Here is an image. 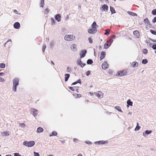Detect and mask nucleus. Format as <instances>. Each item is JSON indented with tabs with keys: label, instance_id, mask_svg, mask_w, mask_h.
Masks as SVG:
<instances>
[{
	"label": "nucleus",
	"instance_id": "obj_34",
	"mask_svg": "<svg viewBox=\"0 0 156 156\" xmlns=\"http://www.w3.org/2000/svg\"><path fill=\"white\" fill-rule=\"evenodd\" d=\"M144 22L145 23L148 24L149 23V21L148 19L147 18H145L144 20Z\"/></svg>",
	"mask_w": 156,
	"mask_h": 156
},
{
	"label": "nucleus",
	"instance_id": "obj_59",
	"mask_svg": "<svg viewBox=\"0 0 156 156\" xmlns=\"http://www.w3.org/2000/svg\"><path fill=\"white\" fill-rule=\"evenodd\" d=\"M71 70V69L70 67H67V71L68 72H69Z\"/></svg>",
	"mask_w": 156,
	"mask_h": 156
},
{
	"label": "nucleus",
	"instance_id": "obj_13",
	"mask_svg": "<svg viewBox=\"0 0 156 156\" xmlns=\"http://www.w3.org/2000/svg\"><path fill=\"white\" fill-rule=\"evenodd\" d=\"M106 55V53L105 51H102L101 52V55L100 56V60L101 61L102 59H104Z\"/></svg>",
	"mask_w": 156,
	"mask_h": 156
},
{
	"label": "nucleus",
	"instance_id": "obj_57",
	"mask_svg": "<svg viewBox=\"0 0 156 156\" xmlns=\"http://www.w3.org/2000/svg\"><path fill=\"white\" fill-rule=\"evenodd\" d=\"M116 36L115 35H112L111 36V39H112L114 38Z\"/></svg>",
	"mask_w": 156,
	"mask_h": 156
},
{
	"label": "nucleus",
	"instance_id": "obj_6",
	"mask_svg": "<svg viewBox=\"0 0 156 156\" xmlns=\"http://www.w3.org/2000/svg\"><path fill=\"white\" fill-rule=\"evenodd\" d=\"M77 63L78 65L82 67H83L86 65L85 63H82L81 59L79 58H78L77 60Z\"/></svg>",
	"mask_w": 156,
	"mask_h": 156
},
{
	"label": "nucleus",
	"instance_id": "obj_53",
	"mask_svg": "<svg viewBox=\"0 0 156 156\" xmlns=\"http://www.w3.org/2000/svg\"><path fill=\"white\" fill-rule=\"evenodd\" d=\"M69 88L70 90H72L73 91H74L75 90H74V88L73 87H69Z\"/></svg>",
	"mask_w": 156,
	"mask_h": 156
},
{
	"label": "nucleus",
	"instance_id": "obj_37",
	"mask_svg": "<svg viewBox=\"0 0 156 156\" xmlns=\"http://www.w3.org/2000/svg\"><path fill=\"white\" fill-rule=\"evenodd\" d=\"M54 44V42L53 41H51L50 42V48H52L53 47Z\"/></svg>",
	"mask_w": 156,
	"mask_h": 156
},
{
	"label": "nucleus",
	"instance_id": "obj_5",
	"mask_svg": "<svg viewBox=\"0 0 156 156\" xmlns=\"http://www.w3.org/2000/svg\"><path fill=\"white\" fill-rule=\"evenodd\" d=\"M87 53V51L86 50L84 49L81 50L80 54V58H82L84 57L85 56Z\"/></svg>",
	"mask_w": 156,
	"mask_h": 156
},
{
	"label": "nucleus",
	"instance_id": "obj_61",
	"mask_svg": "<svg viewBox=\"0 0 156 156\" xmlns=\"http://www.w3.org/2000/svg\"><path fill=\"white\" fill-rule=\"evenodd\" d=\"M4 73L3 72L0 73V76H2L3 75H4Z\"/></svg>",
	"mask_w": 156,
	"mask_h": 156
},
{
	"label": "nucleus",
	"instance_id": "obj_20",
	"mask_svg": "<svg viewBox=\"0 0 156 156\" xmlns=\"http://www.w3.org/2000/svg\"><path fill=\"white\" fill-rule=\"evenodd\" d=\"M110 45L109 44V43L108 41H107L104 45V47L105 49L108 48Z\"/></svg>",
	"mask_w": 156,
	"mask_h": 156
},
{
	"label": "nucleus",
	"instance_id": "obj_30",
	"mask_svg": "<svg viewBox=\"0 0 156 156\" xmlns=\"http://www.w3.org/2000/svg\"><path fill=\"white\" fill-rule=\"evenodd\" d=\"M148 62V61L146 59H143L142 60V63L144 64H145Z\"/></svg>",
	"mask_w": 156,
	"mask_h": 156
},
{
	"label": "nucleus",
	"instance_id": "obj_2",
	"mask_svg": "<svg viewBox=\"0 0 156 156\" xmlns=\"http://www.w3.org/2000/svg\"><path fill=\"white\" fill-rule=\"evenodd\" d=\"M13 81V87L12 90L13 91L16 92V91L17 86L19 85V79H14L12 80Z\"/></svg>",
	"mask_w": 156,
	"mask_h": 156
},
{
	"label": "nucleus",
	"instance_id": "obj_62",
	"mask_svg": "<svg viewBox=\"0 0 156 156\" xmlns=\"http://www.w3.org/2000/svg\"><path fill=\"white\" fill-rule=\"evenodd\" d=\"M81 96V95L80 94H77V98H80Z\"/></svg>",
	"mask_w": 156,
	"mask_h": 156
},
{
	"label": "nucleus",
	"instance_id": "obj_60",
	"mask_svg": "<svg viewBox=\"0 0 156 156\" xmlns=\"http://www.w3.org/2000/svg\"><path fill=\"white\" fill-rule=\"evenodd\" d=\"M5 81V80L4 79H0V82H4Z\"/></svg>",
	"mask_w": 156,
	"mask_h": 156
},
{
	"label": "nucleus",
	"instance_id": "obj_21",
	"mask_svg": "<svg viewBox=\"0 0 156 156\" xmlns=\"http://www.w3.org/2000/svg\"><path fill=\"white\" fill-rule=\"evenodd\" d=\"M138 65V63L136 62H134L131 64L133 68L137 67Z\"/></svg>",
	"mask_w": 156,
	"mask_h": 156
},
{
	"label": "nucleus",
	"instance_id": "obj_52",
	"mask_svg": "<svg viewBox=\"0 0 156 156\" xmlns=\"http://www.w3.org/2000/svg\"><path fill=\"white\" fill-rule=\"evenodd\" d=\"M85 142L88 144H92L91 142L89 141H86Z\"/></svg>",
	"mask_w": 156,
	"mask_h": 156
},
{
	"label": "nucleus",
	"instance_id": "obj_9",
	"mask_svg": "<svg viewBox=\"0 0 156 156\" xmlns=\"http://www.w3.org/2000/svg\"><path fill=\"white\" fill-rule=\"evenodd\" d=\"M61 15L59 14H57L55 16V20L58 22L61 21Z\"/></svg>",
	"mask_w": 156,
	"mask_h": 156
},
{
	"label": "nucleus",
	"instance_id": "obj_17",
	"mask_svg": "<svg viewBox=\"0 0 156 156\" xmlns=\"http://www.w3.org/2000/svg\"><path fill=\"white\" fill-rule=\"evenodd\" d=\"M133 34L135 36H136L137 38H138L140 36V34L138 31L135 30L134 31L133 33Z\"/></svg>",
	"mask_w": 156,
	"mask_h": 156
},
{
	"label": "nucleus",
	"instance_id": "obj_11",
	"mask_svg": "<svg viewBox=\"0 0 156 156\" xmlns=\"http://www.w3.org/2000/svg\"><path fill=\"white\" fill-rule=\"evenodd\" d=\"M108 142L107 141L101 140L96 141L94 142L95 144H108Z\"/></svg>",
	"mask_w": 156,
	"mask_h": 156
},
{
	"label": "nucleus",
	"instance_id": "obj_3",
	"mask_svg": "<svg viewBox=\"0 0 156 156\" xmlns=\"http://www.w3.org/2000/svg\"><path fill=\"white\" fill-rule=\"evenodd\" d=\"M35 144V142L34 141H25L23 143V145H24L29 147L33 146Z\"/></svg>",
	"mask_w": 156,
	"mask_h": 156
},
{
	"label": "nucleus",
	"instance_id": "obj_19",
	"mask_svg": "<svg viewBox=\"0 0 156 156\" xmlns=\"http://www.w3.org/2000/svg\"><path fill=\"white\" fill-rule=\"evenodd\" d=\"M96 26H98L97 25L96 23L94 21L91 25V27L92 28L94 29V30H97L96 27Z\"/></svg>",
	"mask_w": 156,
	"mask_h": 156
},
{
	"label": "nucleus",
	"instance_id": "obj_64",
	"mask_svg": "<svg viewBox=\"0 0 156 156\" xmlns=\"http://www.w3.org/2000/svg\"><path fill=\"white\" fill-rule=\"evenodd\" d=\"M78 139L76 138H74L73 139V141L75 142H76L77 140Z\"/></svg>",
	"mask_w": 156,
	"mask_h": 156
},
{
	"label": "nucleus",
	"instance_id": "obj_39",
	"mask_svg": "<svg viewBox=\"0 0 156 156\" xmlns=\"http://www.w3.org/2000/svg\"><path fill=\"white\" fill-rule=\"evenodd\" d=\"M89 43L92 44L93 43V41L91 37H89L88 39Z\"/></svg>",
	"mask_w": 156,
	"mask_h": 156
},
{
	"label": "nucleus",
	"instance_id": "obj_29",
	"mask_svg": "<svg viewBox=\"0 0 156 156\" xmlns=\"http://www.w3.org/2000/svg\"><path fill=\"white\" fill-rule=\"evenodd\" d=\"M115 108L119 112H122V111L121 109V108L120 106H116Z\"/></svg>",
	"mask_w": 156,
	"mask_h": 156
},
{
	"label": "nucleus",
	"instance_id": "obj_42",
	"mask_svg": "<svg viewBox=\"0 0 156 156\" xmlns=\"http://www.w3.org/2000/svg\"><path fill=\"white\" fill-rule=\"evenodd\" d=\"M51 22L52 24H55V21L54 19L52 18H51Z\"/></svg>",
	"mask_w": 156,
	"mask_h": 156
},
{
	"label": "nucleus",
	"instance_id": "obj_50",
	"mask_svg": "<svg viewBox=\"0 0 156 156\" xmlns=\"http://www.w3.org/2000/svg\"><path fill=\"white\" fill-rule=\"evenodd\" d=\"M13 12L16 14L20 15V13H18V11L16 9L14 10Z\"/></svg>",
	"mask_w": 156,
	"mask_h": 156
},
{
	"label": "nucleus",
	"instance_id": "obj_31",
	"mask_svg": "<svg viewBox=\"0 0 156 156\" xmlns=\"http://www.w3.org/2000/svg\"><path fill=\"white\" fill-rule=\"evenodd\" d=\"M143 53L145 55L146 54H147L148 52V50L146 48L143 49Z\"/></svg>",
	"mask_w": 156,
	"mask_h": 156
},
{
	"label": "nucleus",
	"instance_id": "obj_48",
	"mask_svg": "<svg viewBox=\"0 0 156 156\" xmlns=\"http://www.w3.org/2000/svg\"><path fill=\"white\" fill-rule=\"evenodd\" d=\"M19 125L20 126H21L22 127H24L25 126V125L24 123H20Z\"/></svg>",
	"mask_w": 156,
	"mask_h": 156
},
{
	"label": "nucleus",
	"instance_id": "obj_14",
	"mask_svg": "<svg viewBox=\"0 0 156 156\" xmlns=\"http://www.w3.org/2000/svg\"><path fill=\"white\" fill-rule=\"evenodd\" d=\"M87 31L89 33L94 34L96 32L97 30H94V29L92 28L91 29H89Z\"/></svg>",
	"mask_w": 156,
	"mask_h": 156
},
{
	"label": "nucleus",
	"instance_id": "obj_58",
	"mask_svg": "<svg viewBox=\"0 0 156 156\" xmlns=\"http://www.w3.org/2000/svg\"><path fill=\"white\" fill-rule=\"evenodd\" d=\"M77 83L76 81H75L73 83L71 84V86H73V85H75Z\"/></svg>",
	"mask_w": 156,
	"mask_h": 156
},
{
	"label": "nucleus",
	"instance_id": "obj_28",
	"mask_svg": "<svg viewBox=\"0 0 156 156\" xmlns=\"http://www.w3.org/2000/svg\"><path fill=\"white\" fill-rule=\"evenodd\" d=\"M44 4V0H41L40 4V6L41 7H43Z\"/></svg>",
	"mask_w": 156,
	"mask_h": 156
},
{
	"label": "nucleus",
	"instance_id": "obj_55",
	"mask_svg": "<svg viewBox=\"0 0 156 156\" xmlns=\"http://www.w3.org/2000/svg\"><path fill=\"white\" fill-rule=\"evenodd\" d=\"M77 83H81V81L80 79H79L78 80L76 81Z\"/></svg>",
	"mask_w": 156,
	"mask_h": 156
},
{
	"label": "nucleus",
	"instance_id": "obj_24",
	"mask_svg": "<svg viewBox=\"0 0 156 156\" xmlns=\"http://www.w3.org/2000/svg\"><path fill=\"white\" fill-rule=\"evenodd\" d=\"M57 134L58 133L56 132L53 131L50 134L49 136L50 137L52 136H56L57 135Z\"/></svg>",
	"mask_w": 156,
	"mask_h": 156
},
{
	"label": "nucleus",
	"instance_id": "obj_54",
	"mask_svg": "<svg viewBox=\"0 0 156 156\" xmlns=\"http://www.w3.org/2000/svg\"><path fill=\"white\" fill-rule=\"evenodd\" d=\"M45 11L46 12H47V13H48L49 11V9H48V8H46L45 10Z\"/></svg>",
	"mask_w": 156,
	"mask_h": 156
},
{
	"label": "nucleus",
	"instance_id": "obj_25",
	"mask_svg": "<svg viewBox=\"0 0 156 156\" xmlns=\"http://www.w3.org/2000/svg\"><path fill=\"white\" fill-rule=\"evenodd\" d=\"M93 63V61L92 59H88L87 62V63L88 65H91Z\"/></svg>",
	"mask_w": 156,
	"mask_h": 156
},
{
	"label": "nucleus",
	"instance_id": "obj_45",
	"mask_svg": "<svg viewBox=\"0 0 156 156\" xmlns=\"http://www.w3.org/2000/svg\"><path fill=\"white\" fill-rule=\"evenodd\" d=\"M110 34V32L108 31L107 30H105V32L104 33V34L105 35H108Z\"/></svg>",
	"mask_w": 156,
	"mask_h": 156
},
{
	"label": "nucleus",
	"instance_id": "obj_63",
	"mask_svg": "<svg viewBox=\"0 0 156 156\" xmlns=\"http://www.w3.org/2000/svg\"><path fill=\"white\" fill-rule=\"evenodd\" d=\"M69 18V16L68 15H67L66 16V17H65V19H66V20H67V19H68Z\"/></svg>",
	"mask_w": 156,
	"mask_h": 156
},
{
	"label": "nucleus",
	"instance_id": "obj_44",
	"mask_svg": "<svg viewBox=\"0 0 156 156\" xmlns=\"http://www.w3.org/2000/svg\"><path fill=\"white\" fill-rule=\"evenodd\" d=\"M4 133V134L5 136H9V133L8 132H7V131L5 132Z\"/></svg>",
	"mask_w": 156,
	"mask_h": 156
},
{
	"label": "nucleus",
	"instance_id": "obj_16",
	"mask_svg": "<svg viewBox=\"0 0 156 156\" xmlns=\"http://www.w3.org/2000/svg\"><path fill=\"white\" fill-rule=\"evenodd\" d=\"M152 131V130H146L143 133V136H145L146 134H151Z\"/></svg>",
	"mask_w": 156,
	"mask_h": 156
},
{
	"label": "nucleus",
	"instance_id": "obj_22",
	"mask_svg": "<svg viewBox=\"0 0 156 156\" xmlns=\"http://www.w3.org/2000/svg\"><path fill=\"white\" fill-rule=\"evenodd\" d=\"M110 11L111 12L112 14H113L114 13H116V12L115 10V9L113 7H112L111 6H110Z\"/></svg>",
	"mask_w": 156,
	"mask_h": 156
},
{
	"label": "nucleus",
	"instance_id": "obj_38",
	"mask_svg": "<svg viewBox=\"0 0 156 156\" xmlns=\"http://www.w3.org/2000/svg\"><path fill=\"white\" fill-rule=\"evenodd\" d=\"M46 47V45L45 44H44L43 46V48L42 49L43 52H44V50Z\"/></svg>",
	"mask_w": 156,
	"mask_h": 156
},
{
	"label": "nucleus",
	"instance_id": "obj_8",
	"mask_svg": "<svg viewBox=\"0 0 156 156\" xmlns=\"http://www.w3.org/2000/svg\"><path fill=\"white\" fill-rule=\"evenodd\" d=\"M109 66L106 62H104L102 64L101 67L103 69H106L108 68Z\"/></svg>",
	"mask_w": 156,
	"mask_h": 156
},
{
	"label": "nucleus",
	"instance_id": "obj_47",
	"mask_svg": "<svg viewBox=\"0 0 156 156\" xmlns=\"http://www.w3.org/2000/svg\"><path fill=\"white\" fill-rule=\"evenodd\" d=\"M91 71H88L86 73V75L87 76H88L90 74Z\"/></svg>",
	"mask_w": 156,
	"mask_h": 156
},
{
	"label": "nucleus",
	"instance_id": "obj_49",
	"mask_svg": "<svg viewBox=\"0 0 156 156\" xmlns=\"http://www.w3.org/2000/svg\"><path fill=\"white\" fill-rule=\"evenodd\" d=\"M152 22L154 23L156 22V16L153 19Z\"/></svg>",
	"mask_w": 156,
	"mask_h": 156
},
{
	"label": "nucleus",
	"instance_id": "obj_32",
	"mask_svg": "<svg viewBox=\"0 0 156 156\" xmlns=\"http://www.w3.org/2000/svg\"><path fill=\"white\" fill-rule=\"evenodd\" d=\"M5 67V65L4 63H0V68H4Z\"/></svg>",
	"mask_w": 156,
	"mask_h": 156
},
{
	"label": "nucleus",
	"instance_id": "obj_7",
	"mask_svg": "<svg viewBox=\"0 0 156 156\" xmlns=\"http://www.w3.org/2000/svg\"><path fill=\"white\" fill-rule=\"evenodd\" d=\"M31 111L33 113V115L35 117L37 116L38 113V111L37 110L34 108H31Z\"/></svg>",
	"mask_w": 156,
	"mask_h": 156
},
{
	"label": "nucleus",
	"instance_id": "obj_33",
	"mask_svg": "<svg viewBox=\"0 0 156 156\" xmlns=\"http://www.w3.org/2000/svg\"><path fill=\"white\" fill-rule=\"evenodd\" d=\"M95 94L99 98H101L103 97V96H101V95L99 93H95Z\"/></svg>",
	"mask_w": 156,
	"mask_h": 156
},
{
	"label": "nucleus",
	"instance_id": "obj_26",
	"mask_svg": "<svg viewBox=\"0 0 156 156\" xmlns=\"http://www.w3.org/2000/svg\"><path fill=\"white\" fill-rule=\"evenodd\" d=\"M127 13L129 15L132 16H136L137 15L136 13H134L133 12H131L128 11L127 12Z\"/></svg>",
	"mask_w": 156,
	"mask_h": 156
},
{
	"label": "nucleus",
	"instance_id": "obj_23",
	"mask_svg": "<svg viewBox=\"0 0 156 156\" xmlns=\"http://www.w3.org/2000/svg\"><path fill=\"white\" fill-rule=\"evenodd\" d=\"M43 130H44V129L43 128H42L41 127H38V128L37 129V132L38 133H40L42 132Z\"/></svg>",
	"mask_w": 156,
	"mask_h": 156
},
{
	"label": "nucleus",
	"instance_id": "obj_18",
	"mask_svg": "<svg viewBox=\"0 0 156 156\" xmlns=\"http://www.w3.org/2000/svg\"><path fill=\"white\" fill-rule=\"evenodd\" d=\"M127 107H129V106L133 105V102L131 101L130 99H128L127 101Z\"/></svg>",
	"mask_w": 156,
	"mask_h": 156
},
{
	"label": "nucleus",
	"instance_id": "obj_1",
	"mask_svg": "<svg viewBox=\"0 0 156 156\" xmlns=\"http://www.w3.org/2000/svg\"><path fill=\"white\" fill-rule=\"evenodd\" d=\"M130 74V72L127 69H125L122 70L118 71L116 74L117 76H122L128 75Z\"/></svg>",
	"mask_w": 156,
	"mask_h": 156
},
{
	"label": "nucleus",
	"instance_id": "obj_41",
	"mask_svg": "<svg viewBox=\"0 0 156 156\" xmlns=\"http://www.w3.org/2000/svg\"><path fill=\"white\" fill-rule=\"evenodd\" d=\"M34 156H40V154L39 153L36 152L34 151Z\"/></svg>",
	"mask_w": 156,
	"mask_h": 156
},
{
	"label": "nucleus",
	"instance_id": "obj_12",
	"mask_svg": "<svg viewBox=\"0 0 156 156\" xmlns=\"http://www.w3.org/2000/svg\"><path fill=\"white\" fill-rule=\"evenodd\" d=\"M20 25L18 22H16L13 24V27L16 29H18L20 28Z\"/></svg>",
	"mask_w": 156,
	"mask_h": 156
},
{
	"label": "nucleus",
	"instance_id": "obj_43",
	"mask_svg": "<svg viewBox=\"0 0 156 156\" xmlns=\"http://www.w3.org/2000/svg\"><path fill=\"white\" fill-rule=\"evenodd\" d=\"M65 78H69L70 77V75L69 74H66L65 75Z\"/></svg>",
	"mask_w": 156,
	"mask_h": 156
},
{
	"label": "nucleus",
	"instance_id": "obj_27",
	"mask_svg": "<svg viewBox=\"0 0 156 156\" xmlns=\"http://www.w3.org/2000/svg\"><path fill=\"white\" fill-rule=\"evenodd\" d=\"M140 128V126H139V124L138 123H137L135 129V131H138L139 130Z\"/></svg>",
	"mask_w": 156,
	"mask_h": 156
},
{
	"label": "nucleus",
	"instance_id": "obj_36",
	"mask_svg": "<svg viewBox=\"0 0 156 156\" xmlns=\"http://www.w3.org/2000/svg\"><path fill=\"white\" fill-rule=\"evenodd\" d=\"M150 32L151 34L154 35H156V31L154 30H150Z\"/></svg>",
	"mask_w": 156,
	"mask_h": 156
},
{
	"label": "nucleus",
	"instance_id": "obj_40",
	"mask_svg": "<svg viewBox=\"0 0 156 156\" xmlns=\"http://www.w3.org/2000/svg\"><path fill=\"white\" fill-rule=\"evenodd\" d=\"M152 48L154 50H156V43H154L152 46Z\"/></svg>",
	"mask_w": 156,
	"mask_h": 156
},
{
	"label": "nucleus",
	"instance_id": "obj_15",
	"mask_svg": "<svg viewBox=\"0 0 156 156\" xmlns=\"http://www.w3.org/2000/svg\"><path fill=\"white\" fill-rule=\"evenodd\" d=\"M76 45L75 44H73L71 46V48L72 50L74 51H76L77 50V49L76 48Z\"/></svg>",
	"mask_w": 156,
	"mask_h": 156
},
{
	"label": "nucleus",
	"instance_id": "obj_51",
	"mask_svg": "<svg viewBox=\"0 0 156 156\" xmlns=\"http://www.w3.org/2000/svg\"><path fill=\"white\" fill-rule=\"evenodd\" d=\"M110 41L109 42V44H110V45L111 46V45L112 44V43L113 42V40H112V39H110Z\"/></svg>",
	"mask_w": 156,
	"mask_h": 156
},
{
	"label": "nucleus",
	"instance_id": "obj_10",
	"mask_svg": "<svg viewBox=\"0 0 156 156\" xmlns=\"http://www.w3.org/2000/svg\"><path fill=\"white\" fill-rule=\"evenodd\" d=\"M108 6L107 5L104 4L101 7V9L104 11L107 12L108 9Z\"/></svg>",
	"mask_w": 156,
	"mask_h": 156
},
{
	"label": "nucleus",
	"instance_id": "obj_56",
	"mask_svg": "<svg viewBox=\"0 0 156 156\" xmlns=\"http://www.w3.org/2000/svg\"><path fill=\"white\" fill-rule=\"evenodd\" d=\"M149 39L151 40V41H152L153 42H156V39L154 40L150 38H149Z\"/></svg>",
	"mask_w": 156,
	"mask_h": 156
},
{
	"label": "nucleus",
	"instance_id": "obj_35",
	"mask_svg": "<svg viewBox=\"0 0 156 156\" xmlns=\"http://www.w3.org/2000/svg\"><path fill=\"white\" fill-rule=\"evenodd\" d=\"M152 14L153 15H156V9H154L151 12Z\"/></svg>",
	"mask_w": 156,
	"mask_h": 156
},
{
	"label": "nucleus",
	"instance_id": "obj_46",
	"mask_svg": "<svg viewBox=\"0 0 156 156\" xmlns=\"http://www.w3.org/2000/svg\"><path fill=\"white\" fill-rule=\"evenodd\" d=\"M14 156H22L19 153H14Z\"/></svg>",
	"mask_w": 156,
	"mask_h": 156
},
{
	"label": "nucleus",
	"instance_id": "obj_4",
	"mask_svg": "<svg viewBox=\"0 0 156 156\" xmlns=\"http://www.w3.org/2000/svg\"><path fill=\"white\" fill-rule=\"evenodd\" d=\"M65 39L67 41H72L75 39V37L73 35H66L64 37Z\"/></svg>",
	"mask_w": 156,
	"mask_h": 156
}]
</instances>
